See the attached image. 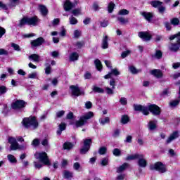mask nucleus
<instances>
[{
  "label": "nucleus",
  "mask_w": 180,
  "mask_h": 180,
  "mask_svg": "<svg viewBox=\"0 0 180 180\" xmlns=\"http://www.w3.org/2000/svg\"><path fill=\"white\" fill-rule=\"evenodd\" d=\"M153 58H157L158 60H160L162 58V52L161 51L158 50L155 51V54L152 56Z\"/></svg>",
  "instance_id": "nucleus-37"
},
{
  "label": "nucleus",
  "mask_w": 180,
  "mask_h": 180,
  "mask_svg": "<svg viewBox=\"0 0 180 180\" xmlns=\"http://www.w3.org/2000/svg\"><path fill=\"white\" fill-rule=\"evenodd\" d=\"M65 129H67V124H65V122H61L58 125V129L56 131L57 135L61 136V133H63V131H64V130H65Z\"/></svg>",
  "instance_id": "nucleus-21"
},
{
  "label": "nucleus",
  "mask_w": 180,
  "mask_h": 180,
  "mask_svg": "<svg viewBox=\"0 0 180 180\" xmlns=\"http://www.w3.org/2000/svg\"><path fill=\"white\" fill-rule=\"evenodd\" d=\"M17 5H19V0H10L8 6L0 1V8H2L4 11L12 9V8H15Z\"/></svg>",
  "instance_id": "nucleus-9"
},
{
  "label": "nucleus",
  "mask_w": 180,
  "mask_h": 180,
  "mask_svg": "<svg viewBox=\"0 0 180 180\" xmlns=\"http://www.w3.org/2000/svg\"><path fill=\"white\" fill-rule=\"evenodd\" d=\"M157 123H158L157 120L149 121L148 124V129L151 131H153V130H155V129H157Z\"/></svg>",
  "instance_id": "nucleus-23"
},
{
  "label": "nucleus",
  "mask_w": 180,
  "mask_h": 180,
  "mask_svg": "<svg viewBox=\"0 0 180 180\" xmlns=\"http://www.w3.org/2000/svg\"><path fill=\"white\" fill-rule=\"evenodd\" d=\"M108 40H109V37H108V35H104L103 37L101 44V47L103 50H106V49L109 47V42H108Z\"/></svg>",
  "instance_id": "nucleus-20"
},
{
  "label": "nucleus",
  "mask_w": 180,
  "mask_h": 180,
  "mask_svg": "<svg viewBox=\"0 0 180 180\" xmlns=\"http://www.w3.org/2000/svg\"><path fill=\"white\" fill-rule=\"evenodd\" d=\"M79 58V55L77 52L70 53L69 56L70 61H77Z\"/></svg>",
  "instance_id": "nucleus-27"
},
{
  "label": "nucleus",
  "mask_w": 180,
  "mask_h": 180,
  "mask_svg": "<svg viewBox=\"0 0 180 180\" xmlns=\"http://www.w3.org/2000/svg\"><path fill=\"white\" fill-rule=\"evenodd\" d=\"M34 157L45 165H49V164H50V161L49 160V158L47 157V153H46V152L36 153L34 154Z\"/></svg>",
  "instance_id": "nucleus-8"
},
{
  "label": "nucleus",
  "mask_w": 180,
  "mask_h": 180,
  "mask_svg": "<svg viewBox=\"0 0 180 180\" xmlns=\"http://www.w3.org/2000/svg\"><path fill=\"white\" fill-rule=\"evenodd\" d=\"M112 75L117 77V75H120V72H119L117 69H112L110 72L104 76V78L105 79H108L109 78H112Z\"/></svg>",
  "instance_id": "nucleus-19"
},
{
  "label": "nucleus",
  "mask_w": 180,
  "mask_h": 180,
  "mask_svg": "<svg viewBox=\"0 0 180 180\" xmlns=\"http://www.w3.org/2000/svg\"><path fill=\"white\" fill-rule=\"evenodd\" d=\"M11 47H13V49L16 51H20V46L15 43H11Z\"/></svg>",
  "instance_id": "nucleus-57"
},
{
  "label": "nucleus",
  "mask_w": 180,
  "mask_h": 180,
  "mask_svg": "<svg viewBox=\"0 0 180 180\" xmlns=\"http://www.w3.org/2000/svg\"><path fill=\"white\" fill-rule=\"evenodd\" d=\"M74 176V173L68 170H65L63 172V178L65 179H71Z\"/></svg>",
  "instance_id": "nucleus-25"
},
{
  "label": "nucleus",
  "mask_w": 180,
  "mask_h": 180,
  "mask_svg": "<svg viewBox=\"0 0 180 180\" xmlns=\"http://www.w3.org/2000/svg\"><path fill=\"white\" fill-rule=\"evenodd\" d=\"M22 124L25 129H32V130H34L39 127V122H37L36 117L24 118L22 120Z\"/></svg>",
  "instance_id": "nucleus-2"
},
{
  "label": "nucleus",
  "mask_w": 180,
  "mask_h": 180,
  "mask_svg": "<svg viewBox=\"0 0 180 180\" xmlns=\"http://www.w3.org/2000/svg\"><path fill=\"white\" fill-rule=\"evenodd\" d=\"M179 67H180V62L174 63L172 64V68H174V70H178Z\"/></svg>",
  "instance_id": "nucleus-64"
},
{
  "label": "nucleus",
  "mask_w": 180,
  "mask_h": 180,
  "mask_svg": "<svg viewBox=\"0 0 180 180\" xmlns=\"http://www.w3.org/2000/svg\"><path fill=\"white\" fill-rule=\"evenodd\" d=\"M8 143L11 144V151H16V150H26V147L23 145H19V143H18V141L14 137H9Z\"/></svg>",
  "instance_id": "nucleus-5"
},
{
  "label": "nucleus",
  "mask_w": 180,
  "mask_h": 180,
  "mask_svg": "<svg viewBox=\"0 0 180 180\" xmlns=\"http://www.w3.org/2000/svg\"><path fill=\"white\" fill-rule=\"evenodd\" d=\"M8 92V88L5 86H0V96H2V95H5Z\"/></svg>",
  "instance_id": "nucleus-43"
},
{
  "label": "nucleus",
  "mask_w": 180,
  "mask_h": 180,
  "mask_svg": "<svg viewBox=\"0 0 180 180\" xmlns=\"http://www.w3.org/2000/svg\"><path fill=\"white\" fill-rule=\"evenodd\" d=\"M63 115H65V111L64 110L58 111L56 112V117L58 118L63 117Z\"/></svg>",
  "instance_id": "nucleus-58"
},
{
  "label": "nucleus",
  "mask_w": 180,
  "mask_h": 180,
  "mask_svg": "<svg viewBox=\"0 0 180 180\" xmlns=\"http://www.w3.org/2000/svg\"><path fill=\"white\" fill-rule=\"evenodd\" d=\"M127 167H129V164L127 163H124L122 165L120 166L117 169V172L119 174L120 172H123V171H124V169H126L127 168Z\"/></svg>",
  "instance_id": "nucleus-36"
},
{
  "label": "nucleus",
  "mask_w": 180,
  "mask_h": 180,
  "mask_svg": "<svg viewBox=\"0 0 180 180\" xmlns=\"http://www.w3.org/2000/svg\"><path fill=\"white\" fill-rule=\"evenodd\" d=\"M112 154L113 155H115V157H120V155H122V152L120 151V149L119 148H115L112 150Z\"/></svg>",
  "instance_id": "nucleus-46"
},
{
  "label": "nucleus",
  "mask_w": 180,
  "mask_h": 180,
  "mask_svg": "<svg viewBox=\"0 0 180 180\" xmlns=\"http://www.w3.org/2000/svg\"><path fill=\"white\" fill-rule=\"evenodd\" d=\"M39 11L41 12V15H42V16H47L49 13V10H47V8L43 5L39 6Z\"/></svg>",
  "instance_id": "nucleus-26"
},
{
  "label": "nucleus",
  "mask_w": 180,
  "mask_h": 180,
  "mask_svg": "<svg viewBox=\"0 0 180 180\" xmlns=\"http://www.w3.org/2000/svg\"><path fill=\"white\" fill-rule=\"evenodd\" d=\"M120 103H121V105H127V98H126L124 97H122L120 99Z\"/></svg>",
  "instance_id": "nucleus-55"
},
{
  "label": "nucleus",
  "mask_w": 180,
  "mask_h": 180,
  "mask_svg": "<svg viewBox=\"0 0 180 180\" xmlns=\"http://www.w3.org/2000/svg\"><path fill=\"white\" fill-rule=\"evenodd\" d=\"M138 165L141 168H146L147 167V160L144 158V155L139 154V158H138Z\"/></svg>",
  "instance_id": "nucleus-17"
},
{
  "label": "nucleus",
  "mask_w": 180,
  "mask_h": 180,
  "mask_svg": "<svg viewBox=\"0 0 180 180\" xmlns=\"http://www.w3.org/2000/svg\"><path fill=\"white\" fill-rule=\"evenodd\" d=\"M105 91L108 95H113V94H115V92L113 91V89H110L109 87H106Z\"/></svg>",
  "instance_id": "nucleus-60"
},
{
  "label": "nucleus",
  "mask_w": 180,
  "mask_h": 180,
  "mask_svg": "<svg viewBox=\"0 0 180 180\" xmlns=\"http://www.w3.org/2000/svg\"><path fill=\"white\" fill-rule=\"evenodd\" d=\"M28 78H30L31 79H34L37 78V72H34L32 73L29 74Z\"/></svg>",
  "instance_id": "nucleus-52"
},
{
  "label": "nucleus",
  "mask_w": 180,
  "mask_h": 180,
  "mask_svg": "<svg viewBox=\"0 0 180 180\" xmlns=\"http://www.w3.org/2000/svg\"><path fill=\"white\" fill-rule=\"evenodd\" d=\"M129 11L126 9H122L118 12V15H121L122 16L124 15H129Z\"/></svg>",
  "instance_id": "nucleus-51"
},
{
  "label": "nucleus",
  "mask_w": 180,
  "mask_h": 180,
  "mask_svg": "<svg viewBox=\"0 0 180 180\" xmlns=\"http://www.w3.org/2000/svg\"><path fill=\"white\" fill-rule=\"evenodd\" d=\"M138 36L145 41L151 40V34L147 32H139Z\"/></svg>",
  "instance_id": "nucleus-18"
},
{
  "label": "nucleus",
  "mask_w": 180,
  "mask_h": 180,
  "mask_svg": "<svg viewBox=\"0 0 180 180\" xmlns=\"http://www.w3.org/2000/svg\"><path fill=\"white\" fill-rule=\"evenodd\" d=\"M107 151L108 148L105 146H102L98 149V154H100V155H105Z\"/></svg>",
  "instance_id": "nucleus-42"
},
{
  "label": "nucleus",
  "mask_w": 180,
  "mask_h": 180,
  "mask_svg": "<svg viewBox=\"0 0 180 180\" xmlns=\"http://www.w3.org/2000/svg\"><path fill=\"white\" fill-rule=\"evenodd\" d=\"M70 89L73 96H80V95H84V91H81L78 86L72 85L70 86Z\"/></svg>",
  "instance_id": "nucleus-15"
},
{
  "label": "nucleus",
  "mask_w": 180,
  "mask_h": 180,
  "mask_svg": "<svg viewBox=\"0 0 180 180\" xmlns=\"http://www.w3.org/2000/svg\"><path fill=\"white\" fill-rule=\"evenodd\" d=\"M40 20L37 16L34 17H24L21 20H19L18 27H23L25 25H28L29 26H37Z\"/></svg>",
  "instance_id": "nucleus-1"
},
{
  "label": "nucleus",
  "mask_w": 180,
  "mask_h": 180,
  "mask_svg": "<svg viewBox=\"0 0 180 180\" xmlns=\"http://www.w3.org/2000/svg\"><path fill=\"white\" fill-rule=\"evenodd\" d=\"M139 158H140V154H134V155H128L126 158V160L127 161H131L133 160H138Z\"/></svg>",
  "instance_id": "nucleus-32"
},
{
  "label": "nucleus",
  "mask_w": 180,
  "mask_h": 180,
  "mask_svg": "<svg viewBox=\"0 0 180 180\" xmlns=\"http://www.w3.org/2000/svg\"><path fill=\"white\" fill-rule=\"evenodd\" d=\"M72 13L74 16H78V15H81V10L80 8H75L72 11Z\"/></svg>",
  "instance_id": "nucleus-49"
},
{
  "label": "nucleus",
  "mask_w": 180,
  "mask_h": 180,
  "mask_svg": "<svg viewBox=\"0 0 180 180\" xmlns=\"http://www.w3.org/2000/svg\"><path fill=\"white\" fill-rule=\"evenodd\" d=\"M169 40H174L176 39V43H171L169 46V50L170 51H173V53H176V51H179L180 49V32L177 34L172 35L169 37Z\"/></svg>",
  "instance_id": "nucleus-3"
},
{
  "label": "nucleus",
  "mask_w": 180,
  "mask_h": 180,
  "mask_svg": "<svg viewBox=\"0 0 180 180\" xmlns=\"http://www.w3.org/2000/svg\"><path fill=\"white\" fill-rule=\"evenodd\" d=\"M129 120H130V118L129 117V116L124 115L121 117L120 122L122 124H127V123H129Z\"/></svg>",
  "instance_id": "nucleus-33"
},
{
  "label": "nucleus",
  "mask_w": 180,
  "mask_h": 180,
  "mask_svg": "<svg viewBox=\"0 0 180 180\" xmlns=\"http://www.w3.org/2000/svg\"><path fill=\"white\" fill-rule=\"evenodd\" d=\"M178 137H179V134H178V131H176L173 132L166 141L167 144H169L171 141H173V140H175V139H178Z\"/></svg>",
  "instance_id": "nucleus-22"
},
{
  "label": "nucleus",
  "mask_w": 180,
  "mask_h": 180,
  "mask_svg": "<svg viewBox=\"0 0 180 180\" xmlns=\"http://www.w3.org/2000/svg\"><path fill=\"white\" fill-rule=\"evenodd\" d=\"M74 146H75V144L71 142H65L63 143V149L70 151V150H72L74 148Z\"/></svg>",
  "instance_id": "nucleus-24"
},
{
  "label": "nucleus",
  "mask_w": 180,
  "mask_h": 180,
  "mask_svg": "<svg viewBox=\"0 0 180 180\" xmlns=\"http://www.w3.org/2000/svg\"><path fill=\"white\" fill-rule=\"evenodd\" d=\"M92 8L94 9V11H99V9H101V8H99V4H98V3L95 2L93 4L92 6Z\"/></svg>",
  "instance_id": "nucleus-62"
},
{
  "label": "nucleus",
  "mask_w": 180,
  "mask_h": 180,
  "mask_svg": "<svg viewBox=\"0 0 180 180\" xmlns=\"http://www.w3.org/2000/svg\"><path fill=\"white\" fill-rule=\"evenodd\" d=\"M141 15L148 20V22H151V19L153 18V13H151L143 12L141 13Z\"/></svg>",
  "instance_id": "nucleus-28"
},
{
  "label": "nucleus",
  "mask_w": 180,
  "mask_h": 180,
  "mask_svg": "<svg viewBox=\"0 0 180 180\" xmlns=\"http://www.w3.org/2000/svg\"><path fill=\"white\" fill-rule=\"evenodd\" d=\"M39 144H40V140H39V139H35L32 142V146H33L34 147H37Z\"/></svg>",
  "instance_id": "nucleus-54"
},
{
  "label": "nucleus",
  "mask_w": 180,
  "mask_h": 180,
  "mask_svg": "<svg viewBox=\"0 0 180 180\" xmlns=\"http://www.w3.org/2000/svg\"><path fill=\"white\" fill-rule=\"evenodd\" d=\"M119 136H120V130L119 129L115 130L112 134V137L117 138V137H119Z\"/></svg>",
  "instance_id": "nucleus-63"
},
{
  "label": "nucleus",
  "mask_w": 180,
  "mask_h": 180,
  "mask_svg": "<svg viewBox=\"0 0 180 180\" xmlns=\"http://www.w3.org/2000/svg\"><path fill=\"white\" fill-rule=\"evenodd\" d=\"M134 109L136 112H141L145 116H148L150 115V104L146 106L134 104Z\"/></svg>",
  "instance_id": "nucleus-6"
},
{
  "label": "nucleus",
  "mask_w": 180,
  "mask_h": 180,
  "mask_svg": "<svg viewBox=\"0 0 180 180\" xmlns=\"http://www.w3.org/2000/svg\"><path fill=\"white\" fill-rule=\"evenodd\" d=\"M45 40L43 37H39L37 39L32 40L30 42L31 47H40L44 43Z\"/></svg>",
  "instance_id": "nucleus-13"
},
{
  "label": "nucleus",
  "mask_w": 180,
  "mask_h": 180,
  "mask_svg": "<svg viewBox=\"0 0 180 180\" xmlns=\"http://www.w3.org/2000/svg\"><path fill=\"white\" fill-rule=\"evenodd\" d=\"M99 123L100 124H101V126H105V124L110 123V119L108 117H106L105 118H100Z\"/></svg>",
  "instance_id": "nucleus-30"
},
{
  "label": "nucleus",
  "mask_w": 180,
  "mask_h": 180,
  "mask_svg": "<svg viewBox=\"0 0 180 180\" xmlns=\"http://www.w3.org/2000/svg\"><path fill=\"white\" fill-rule=\"evenodd\" d=\"M91 144H92V139H84V147L80 150L81 154H86L87 151H89V148H91Z\"/></svg>",
  "instance_id": "nucleus-10"
},
{
  "label": "nucleus",
  "mask_w": 180,
  "mask_h": 180,
  "mask_svg": "<svg viewBox=\"0 0 180 180\" xmlns=\"http://www.w3.org/2000/svg\"><path fill=\"white\" fill-rule=\"evenodd\" d=\"M41 144L44 146V147H49V139H44L41 141Z\"/></svg>",
  "instance_id": "nucleus-59"
},
{
  "label": "nucleus",
  "mask_w": 180,
  "mask_h": 180,
  "mask_svg": "<svg viewBox=\"0 0 180 180\" xmlns=\"http://www.w3.org/2000/svg\"><path fill=\"white\" fill-rule=\"evenodd\" d=\"M92 91L95 94H104L105 90L101 87H98V86L94 85L92 86Z\"/></svg>",
  "instance_id": "nucleus-29"
},
{
  "label": "nucleus",
  "mask_w": 180,
  "mask_h": 180,
  "mask_svg": "<svg viewBox=\"0 0 180 180\" xmlns=\"http://www.w3.org/2000/svg\"><path fill=\"white\" fill-rule=\"evenodd\" d=\"M69 23L70 25H77V23H78V20H77L74 16L71 15L69 18Z\"/></svg>",
  "instance_id": "nucleus-44"
},
{
  "label": "nucleus",
  "mask_w": 180,
  "mask_h": 180,
  "mask_svg": "<svg viewBox=\"0 0 180 180\" xmlns=\"http://www.w3.org/2000/svg\"><path fill=\"white\" fill-rule=\"evenodd\" d=\"M115 6H116V5L112 1L110 2L108 6V11L109 13H112V12H113V10L115 9Z\"/></svg>",
  "instance_id": "nucleus-41"
},
{
  "label": "nucleus",
  "mask_w": 180,
  "mask_h": 180,
  "mask_svg": "<svg viewBox=\"0 0 180 180\" xmlns=\"http://www.w3.org/2000/svg\"><path fill=\"white\" fill-rule=\"evenodd\" d=\"M150 169L152 171H158L160 174H164L167 171V167L165 165L162 164L161 162H157L156 163L150 165Z\"/></svg>",
  "instance_id": "nucleus-7"
},
{
  "label": "nucleus",
  "mask_w": 180,
  "mask_h": 180,
  "mask_svg": "<svg viewBox=\"0 0 180 180\" xmlns=\"http://www.w3.org/2000/svg\"><path fill=\"white\" fill-rule=\"evenodd\" d=\"M29 59L32 60L35 63H39V61H40V56H39L36 53H34L29 56Z\"/></svg>",
  "instance_id": "nucleus-31"
},
{
  "label": "nucleus",
  "mask_w": 180,
  "mask_h": 180,
  "mask_svg": "<svg viewBox=\"0 0 180 180\" xmlns=\"http://www.w3.org/2000/svg\"><path fill=\"white\" fill-rule=\"evenodd\" d=\"M117 20L121 22V25H126V23H129V18H124L123 17H117Z\"/></svg>",
  "instance_id": "nucleus-39"
},
{
  "label": "nucleus",
  "mask_w": 180,
  "mask_h": 180,
  "mask_svg": "<svg viewBox=\"0 0 180 180\" xmlns=\"http://www.w3.org/2000/svg\"><path fill=\"white\" fill-rule=\"evenodd\" d=\"M179 104V101L178 100H174L169 103V105L172 108H175V106H178Z\"/></svg>",
  "instance_id": "nucleus-53"
},
{
  "label": "nucleus",
  "mask_w": 180,
  "mask_h": 180,
  "mask_svg": "<svg viewBox=\"0 0 180 180\" xmlns=\"http://www.w3.org/2000/svg\"><path fill=\"white\" fill-rule=\"evenodd\" d=\"M129 68L131 74H139V72H141V70H137L134 66H130Z\"/></svg>",
  "instance_id": "nucleus-45"
},
{
  "label": "nucleus",
  "mask_w": 180,
  "mask_h": 180,
  "mask_svg": "<svg viewBox=\"0 0 180 180\" xmlns=\"http://www.w3.org/2000/svg\"><path fill=\"white\" fill-rule=\"evenodd\" d=\"M171 25H173L174 26H178L179 25V19L174 18L170 20Z\"/></svg>",
  "instance_id": "nucleus-47"
},
{
  "label": "nucleus",
  "mask_w": 180,
  "mask_h": 180,
  "mask_svg": "<svg viewBox=\"0 0 180 180\" xmlns=\"http://www.w3.org/2000/svg\"><path fill=\"white\" fill-rule=\"evenodd\" d=\"M94 64L98 71H101L102 70V63L101 62V60L99 59H96L94 61Z\"/></svg>",
  "instance_id": "nucleus-40"
},
{
  "label": "nucleus",
  "mask_w": 180,
  "mask_h": 180,
  "mask_svg": "<svg viewBox=\"0 0 180 180\" xmlns=\"http://www.w3.org/2000/svg\"><path fill=\"white\" fill-rule=\"evenodd\" d=\"M150 112L153 116H160L161 115V108L155 104H150Z\"/></svg>",
  "instance_id": "nucleus-11"
},
{
  "label": "nucleus",
  "mask_w": 180,
  "mask_h": 180,
  "mask_svg": "<svg viewBox=\"0 0 180 180\" xmlns=\"http://www.w3.org/2000/svg\"><path fill=\"white\" fill-rule=\"evenodd\" d=\"M7 158L11 164H16L18 162V160H16V158L13 156V155H8Z\"/></svg>",
  "instance_id": "nucleus-35"
},
{
  "label": "nucleus",
  "mask_w": 180,
  "mask_h": 180,
  "mask_svg": "<svg viewBox=\"0 0 180 180\" xmlns=\"http://www.w3.org/2000/svg\"><path fill=\"white\" fill-rule=\"evenodd\" d=\"M94 117V112H88L82 117H80L79 120L77 121L75 123L76 127H81L86 123L89 119H92Z\"/></svg>",
  "instance_id": "nucleus-4"
},
{
  "label": "nucleus",
  "mask_w": 180,
  "mask_h": 180,
  "mask_svg": "<svg viewBox=\"0 0 180 180\" xmlns=\"http://www.w3.org/2000/svg\"><path fill=\"white\" fill-rule=\"evenodd\" d=\"M73 169L79 172V171H82V166H81L79 162H76L73 164Z\"/></svg>",
  "instance_id": "nucleus-34"
},
{
  "label": "nucleus",
  "mask_w": 180,
  "mask_h": 180,
  "mask_svg": "<svg viewBox=\"0 0 180 180\" xmlns=\"http://www.w3.org/2000/svg\"><path fill=\"white\" fill-rule=\"evenodd\" d=\"M101 165H103V167L108 165L109 164V158H103L101 160Z\"/></svg>",
  "instance_id": "nucleus-48"
},
{
  "label": "nucleus",
  "mask_w": 180,
  "mask_h": 180,
  "mask_svg": "<svg viewBox=\"0 0 180 180\" xmlns=\"http://www.w3.org/2000/svg\"><path fill=\"white\" fill-rule=\"evenodd\" d=\"M131 53V51L130 50H127V51L122 52L121 54L122 58H126V57H127V56H129Z\"/></svg>",
  "instance_id": "nucleus-50"
},
{
  "label": "nucleus",
  "mask_w": 180,
  "mask_h": 180,
  "mask_svg": "<svg viewBox=\"0 0 180 180\" xmlns=\"http://www.w3.org/2000/svg\"><path fill=\"white\" fill-rule=\"evenodd\" d=\"M77 3H71L70 0H65L64 2L63 8L65 12H68V11H71L72 8H75Z\"/></svg>",
  "instance_id": "nucleus-16"
},
{
  "label": "nucleus",
  "mask_w": 180,
  "mask_h": 180,
  "mask_svg": "<svg viewBox=\"0 0 180 180\" xmlns=\"http://www.w3.org/2000/svg\"><path fill=\"white\" fill-rule=\"evenodd\" d=\"M171 78L173 79H178V78H180V72H176L171 75Z\"/></svg>",
  "instance_id": "nucleus-61"
},
{
  "label": "nucleus",
  "mask_w": 180,
  "mask_h": 180,
  "mask_svg": "<svg viewBox=\"0 0 180 180\" xmlns=\"http://www.w3.org/2000/svg\"><path fill=\"white\" fill-rule=\"evenodd\" d=\"M150 75L155 77V78H158V79L162 78L164 77V73H162V70L160 69H153L150 71Z\"/></svg>",
  "instance_id": "nucleus-14"
},
{
  "label": "nucleus",
  "mask_w": 180,
  "mask_h": 180,
  "mask_svg": "<svg viewBox=\"0 0 180 180\" xmlns=\"http://www.w3.org/2000/svg\"><path fill=\"white\" fill-rule=\"evenodd\" d=\"M150 5L153 6V8H160L161 5H162V2L160 1H153L150 2Z\"/></svg>",
  "instance_id": "nucleus-38"
},
{
  "label": "nucleus",
  "mask_w": 180,
  "mask_h": 180,
  "mask_svg": "<svg viewBox=\"0 0 180 180\" xmlns=\"http://www.w3.org/2000/svg\"><path fill=\"white\" fill-rule=\"evenodd\" d=\"M26 105V102L22 100H17L14 103H12L11 108L13 109H22V108H25Z\"/></svg>",
  "instance_id": "nucleus-12"
},
{
  "label": "nucleus",
  "mask_w": 180,
  "mask_h": 180,
  "mask_svg": "<svg viewBox=\"0 0 180 180\" xmlns=\"http://www.w3.org/2000/svg\"><path fill=\"white\" fill-rule=\"evenodd\" d=\"M81 37V31L78 30H75L74 31V37L75 39H78V37Z\"/></svg>",
  "instance_id": "nucleus-56"
}]
</instances>
